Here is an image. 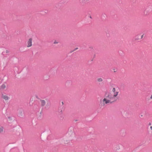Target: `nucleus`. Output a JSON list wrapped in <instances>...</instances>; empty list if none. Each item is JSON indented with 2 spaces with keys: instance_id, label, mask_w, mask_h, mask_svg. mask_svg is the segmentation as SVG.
I'll return each mask as SVG.
<instances>
[{
  "instance_id": "obj_1",
  "label": "nucleus",
  "mask_w": 152,
  "mask_h": 152,
  "mask_svg": "<svg viewBox=\"0 0 152 152\" xmlns=\"http://www.w3.org/2000/svg\"><path fill=\"white\" fill-rule=\"evenodd\" d=\"M119 93V91L117 88H113L111 91L106 94L103 99L100 100L101 105L104 106L116 102L118 99V95Z\"/></svg>"
},
{
  "instance_id": "obj_2",
  "label": "nucleus",
  "mask_w": 152,
  "mask_h": 152,
  "mask_svg": "<svg viewBox=\"0 0 152 152\" xmlns=\"http://www.w3.org/2000/svg\"><path fill=\"white\" fill-rule=\"evenodd\" d=\"M75 134L74 130L73 128H69L67 134V137L68 140H66V139L64 140V142L65 144H67L69 142V141L72 140L75 137Z\"/></svg>"
},
{
  "instance_id": "obj_3",
  "label": "nucleus",
  "mask_w": 152,
  "mask_h": 152,
  "mask_svg": "<svg viewBox=\"0 0 152 152\" xmlns=\"http://www.w3.org/2000/svg\"><path fill=\"white\" fill-rule=\"evenodd\" d=\"M32 38H30L27 41L26 43V46L27 48H30L32 46Z\"/></svg>"
},
{
  "instance_id": "obj_4",
  "label": "nucleus",
  "mask_w": 152,
  "mask_h": 152,
  "mask_svg": "<svg viewBox=\"0 0 152 152\" xmlns=\"http://www.w3.org/2000/svg\"><path fill=\"white\" fill-rule=\"evenodd\" d=\"M1 98L5 101L8 100L10 99L9 96L7 95L3 94H1Z\"/></svg>"
},
{
  "instance_id": "obj_5",
  "label": "nucleus",
  "mask_w": 152,
  "mask_h": 152,
  "mask_svg": "<svg viewBox=\"0 0 152 152\" xmlns=\"http://www.w3.org/2000/svg\"><path fill=\"white\" fill-rule=\"evenodd\" d=\"M135 39L136 40H138L141 39L140 38V34H138L136 35L135 37Z\"/></svg>"
},
{
  "instance_id": "obj_6",
  "label": "nucleus",
  "mask_w": 152,
  "mask_h": 152,
  "mask_svg": "<svg viewBox=\"0 0 152 152\" xmlns=\"http://www.w3.org/2000/svg\"><path fill=\"white\" fill-rule=\"evenodd\" d=\"M144 14L145 15H148L149 14V12L148 10L146 9L145 10L144 12Z\"/></svg>"
},
{
  "instance_id": "obj_7",
  "label": "nucleus",
  "mask_w": 152,
  "mask_h": 152,
  "mask_svg": "<svg viewBox=\"0 0 152 152\" xmlns=\"http://www.w3.org/2000/svg\"><path fill=\"white\" fill-rule=\"evenodd\" d=\"M6 88V86L4 84H2L0 87V89L3 90Z\"/></svg>"
},
{
  "instance_id": "obj_8",
  "label": "nucleus",
  "mask_w": 152,
  "mask_h": 152,
  "mask_svg": "<svg viewBox=\"0 0 152 152\" xmlns=\"http://www.w3.org/2000/svg\"><path fill=\"white\" fill-rule=\"evenodd\" d=\"M41 105L42 106H43L45 105L46 102L44 100H41L40 101Z\"/></svg>"
},
{
  "instance_id": "obj_9",
  "label": "nucleus",
  "mask_w": 152,
  "mask_h": 152,
  "mask_svg": "<svg viewBox=\"0 0 152 152\" xmlns=\"http://www.w3.org/2000/svg\"><path fill=\"white\" fill-rule=\"evenodd\" d=\"M89 0H81L80 3L82 4H85L88 2Z\"/></svg>"
},
{
  "instance_id": "obj_10",
  "label": "nucleus",
  "mask_w": 152,
  "mask_h": 152,
  "mask_svg": "<svg viewBox=\"0 0 152 152\" xmlns=\"http://www.w3.org/2000/svg\"><path fill=\"white\" fill-rule=\"evenodd\" d=\"M97 80L98 82H102L103 81V79L101 78H99L97 79Z\"/></svg>"
},
{
  "instance_id": "obj_11",
  "label": "nucleus",
  "mask_w": 152,
  "mask_h": 152,
  "mask_svg": "<svg viewBox=\"0 0 152 152\" xmlns=\"http://www.w3.org/2000/svg\"><path fill=\"white\" fill-rule=\"evenodd\" d=\"M144 36V34H143L141 36L140 35V39H142L143 38Z\"/></svg>"
},
{
  "instance_id": "obj_12",
  "label": "nucleus",
  "mask_w": 152,
  "mask_h": 152,
  "mask_svg": "<svg viewBox=\"0 0 152 152\" xmlns=\"http://www.w3.org/2000/svg\"><path fill=\"white\" fill-rule=\"evenodd\" d=\"M58 43V41H57L56 40H55L54 42V44H57Z\"/></svg>"
},
{
  "instance_id": "obj_13",
  "label": "nucleus",
  "mask_w": 152,
  "mask_h": 152,
  "mask_svg": "<svg viewBox=\"0 0 152 152\" xmlns=\"http://www.w3.org/2000/svg\"><path fill=\"white\" fill-rule=\"evenodd\" d=\"M3 131V128H0V132H2Z\"/></svg>"
},
{
  "instance_id": "obj_14",
  "label": "nucleus",
  "mask_w": 152,
  "mask_h": 152,
  "mask_svg": "<svg viewBox=\"0 0 152 152\" xmlns=\"http://www.w3.org/2000/svg\"><path fill=\"white\" fill-rule=\"evenodd\" d=\"M150 99H152V94L151 95V97H150Z\"/></svg>"
},
{
  "instance_id": "obj_15",
  "label": "nucleus",
  "mask_w": 152,
  "mask_h": 152,
  "mask_svg": "<svg viewBox=\"0 0 152 152\" xmlns=\"http://www.w3.org/2000/svg\"><path fill=\"white\" fill-rule=\"evenodd\" d=\"M150 128L151 130H152V126H151Z\"/></svg>"
},
{
  "instance_id": "obj_16",
  "label": "nucleus",
  "mask_w": 152,
  "mask_h": 152,
  "mask_svg": "<svg viewBox=\"0 0 152 152\" xmlns=\"http://www.w3.org/2000/svg\"><path fill=\"white\" fill-rule=\"evenodd\" d=\"M78 49V48H76L75 49H76H76Z\"/></svg>"
}]
</instances>
